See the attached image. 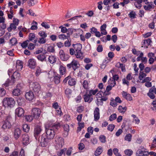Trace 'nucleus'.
Wrapping results in <instances>:
<instances>
[{"label":"nucleus","instance_id":"obj_34","mask_svg":"<svg viewBox=\"0 0 156 156\" xmlns=\"http://www.w3.org/2000/svg\"><path fill=\"white\" fill-rule=\"evenodd\" d=\"M20 90L18 88L15 89L12 91L13 95L16 96H17L20 94Z\"/></svg>","mask_w":156,"mask_h":156},{"label":"nucleus","instance_id":"obj_18","mask_svg":"<svg viewBox=\"0 0 156 156\" xmlns=\"http://www.w3.org/2000/svg\"><path fill=\"white\" fill-rule=\"evenodd\" d=\"M29 143V137L27 134H24L22 136V143L26 145Z\"/></svg>","mask_w":156,"mask_h":156},{"label":"nucleus","instance_id":"obj_41","mask_svg":"<svg viewBox=\"0 0 156 156\" xmlns=\"http://www.w3.org/2000/svg\"><path fill=\"white\" fill-rule=\"evenodd\" d=\"M32 24H34L31 26L30 29L33 30L37 29V23L34 21H33Z\"/></svg>","mask_w":156,"mask_h":156},{"label":"nucleus","instance_id":"obj_5","mask_svg":"<svg viewBox=\"0 0 156 156\" xmlns=\"http://www.w3.org/2000/svg\"><path fill=\"white\" fill-rule=\"evenodd\" d=\"M55 143L56 149H60L64 145V139L62 137L58 136L55 138Z\"/></svg>","mask_w":156,"mask_h":156},{"label":"nucleus","instance_id":"obj_10","mask_svg":"<svg viewBox=\"0 0 156 156\" xmlns=\"http://www.w3.org/2000/svg\"><path fill=\"white\" fill-rule=\"evenodd\" d=\"M42 130V128L41 126L37 125L35 126L34 130V136L36 138L40 134Z\"/></svg>","mask_w":156,"mask_h":156},{"label":"nucleus","instance_id":"obj_15","mask_svg":"<svg viewBox=\"0 0 156 156\" xmlns=\"http://www.w3.org/2000/svg\"><path fill=\"white\" fill-rule=\"evenodd\" d=\"M21 130L18 128H16L14 131L13 134L15 139L16 140L18 139L21 133Z\"/></svg>","mask_w":156,"mask_h":156},{"label":"nucleus","instance_id":"obj_11","mask_svg":"<svg viewBox=\"0 0 156 156\" xmlns=\"http://www.w3.org/2000/svg\"><path fill=\"white\" fill-rule=\"evenodd\" d=\"M37 65V62L35 59L33 58L30 59L28 62V66L29 68L34 69L35 68Z\"/></svg>","mask_w":156,"mask_h":156},{"label":"nucleus","instance_id":"obj_62","mask_svg":"<svg viewBox=\"0 0 156 156\" xmlns=\"http://www.w3.org/2000/svg\"><path fill=\"white\" fill-rule=\"evenodd\" d=\"M47 50L48 51L50 52H54L55 51L54 47L52 45H50L48 46Z\"/></svg>","mask_w":156,"mask_h":156},{"label":"nucleus","instance_id":"obj_33","mask_svg":"<svg viewBox=\"0 0 156 156\" xmlns=\"http://www.w3.org/2000/svg\"><path fill=\"white\" fill-rule=\"evenodd\" d=\"M118 110L119 112L124 113L126 110V107H123L122 106L120 105L119 106Z\"/></svg>","mask_w":156,"mask_h":156},{"label":"nucleus","instance_id":"obj_1","mask_svg":"<svg viewBox=\"0 0 156 156\" xmlns=\"http://www.w3.org/2000/svg\"><path fill=\"white\" fill-rule=\"evenodd\" d=\"M60 127L59 124H53L50 125L48 128H45L46 136L48 139H52L53 138L55 134V132Z\"/></svg>","mask_w":156,"mask_h":156},{"label":"nucleus","instance_id":"obj_14","mask_svg":"<svg viewBox=\"0 0 156 156\" xmlns=\"http://www.w3.org/2000/svg\"><path fill=\"white\" fill-rule=\"evenodd\" d=\"M24 111L22 108L19 107L17 108L15 110V114L18 117H21L24 115Z\"/></svg>","mask_w":156,"mask_h":156},{"label":"nucleus","instance_id":"obj_20","mask_svg":"<svg viewBox=\"0 0 156 156\" xmlns=\"http://www.w3.org/2000/svg\"><path fill=\"white\" fill-rule=\"evenodd\" d=\"M59 71L60 75H64L65 74L66 72V67L60 64Z\"/></svg>","mask_w":156,"mask_h":156},{"label":"nucleus","instance_id":"obj_57","mask_svg":"<svg viewBox=\"0 0 156 156\" xmlns=\"http://www.w3.org/2000/svg\"><path fill=\"white\" fill-rule=\"evenodd\" d=\"M79 31L81 33L80 34V38L81 40L83 41H84L85 40V37L84 35L82 34L83 31L81 29H79Z\"/></svg>","mask_w":156,"mask_h":156},{"label":"nucleus","instance_id":"obj_59","mask_svg":"<svg viewBox=\"0 0 156 156\" xmlns=\"http://www.w3.org/2000/svg\"><path fill=\"white\" fill-rule=\"evenodd\" d=\"M149 5H144V8L146 10H150L152 8V4L151 5L148 4Z\"/></svg>","mask_w":156,"mask_h":156},{"label":"nucleus","instance_id":"obj_44","mask_svg":"<svg viewBox=\"0 0 156 156\" xmlns=\"http://www.w3.org/2000/svg\"><path fill=\"white\" fill-rule=\"evenodd\" d=\"M129 17L131 19H134L136 17V16L135 12L132 11L129 14Z\"/></svg>","mask_w":156,"mask_h":156},{"label":"nucleus","instance_id":"obj_37","mask_svg":"<svg viewBox=\"0 0 156 156\" xmlns=\"http://www.w3.org/2000/svg\"><path fill=\"white\" fill-rule=\"evenodd\" d=\"M67 149L66 148H64L63 149H61L59 151L57 152V154L58 156H62L63 154H65V152L66 151Z\"/></svg>","mask_w":156,"mask_h":156},{"label":"nucleus","instance_id":"obj_51","mask_svg":"<svg viewBox=\"0 0 156 156\" xmlns=\"http://www.w3.org/2000/svg\"><path fill=\"white\" fill-rule=\"evenodd\" d=\"M29 42V41L28 40L24 41L21 44V46L22 48H26Z\"/></svg>","mask_w":156,"mask_h":156},{"label":"nucleus","instance_id":"obj_27","mask_svg":"<svg viewBox=\"0 0 156 156\" xmlns=\"http://www.w3.org/2000/svg\"><path fill=\"white\" fill-rule=\"evenodd\" d=\"M16 67L17 70H21L23 67V63L22 61L20 60H17L16 62Z\"/></svg>","mask_w":156,"mask_h":156},{"label":"nucleus","instance_id":"obj_7","mask_svg":"<svg viewBox=\"0 0 156 156\" xmlns=\"http://www.w3.org/2000/svg\"><path fill=\"white\" fill-rule=\"evenodd\" d=\"M79 64L78 62L75 59H73L72 62L69 64L67 65V66L69 69L72 68L73 70L75 71L78 67Z\"/></svg>","mask_w":156,"mask_h":156},{"label":"nucleus","instance_id":"obj_13","mask_svg":"<svg viewBox=\"0 0 156 156\" xmlns=\"http://www.w3.org/2000/svg\"><path fill=\"white\" fill-rule=\"evenodd\" d=\"M25 96L27 100L31 101L34 98V95L33 92L30 90L26 93L25 94Z\"/></svg>","mask_w":156,"mask_h":156},{"label":"nucleus","instance_id":"obj_55","mask_svg":"<svg viewBox=\"0 0 156 156\" xmlns=\"http://www.w3.org/2000/svg\"><path fill=\"white\" fill-rule=\"evenodd\" d=\"M63 129L64 131L67 132V135L68 134V132L69 130V127L68 125L66 124L63 126Z\"/></svg>","mask_w":156,"mask_h":156},{"label":"nucleus","instance_id":"obj_24","mask_svg":"<svg viewBox=\"0 0 156 156\" xmlns=\"http://www.w3.org/2000/svg\"><path fill=\"white\" fill-rule=\"evenodd\" d=\"M41 146L44 147L46 146L47 144L48 140L49 139H48L47 137H46V138H45L42 136H41Z\"/></svg>","mask_w":156,"mask_h":156},{"label":"nucleus","instance_id":"obj_40","mask_svg":"<svg viewBox=\"0 0 156 156\" xmlns=\"http://www.w3.org/2000/svg\"><path fill=\"white\" fill-rule=\"evenodd\" d=\"M110 105L113 107H115L117 105V104L113 98H112L111 100V102L110 103Z\"/></svg>","mask_w":156,"mask_h":156},{"label":"nucleus","instance_id":"obj_53","mask_svg":"<svg viewBox=\"0 0 156 156\" xmlns=\"http://www.w3.org/2000/svg\"><path fill=\"white\" fill-rule=\"evenodd\" d=\"M115 126L114 124H109L108 126L107 129L108 130L112 132L114 129Z\"/></svg>","mask_w":156,"mask_h":156},{"label":"nucleus","instance_id":"obj_9","mask_svg":"<svg viewBox=\"0 0 156 156\" xmlns=\"http://www.w3.org/2000/svg\"><path fill=\"white\" fill-rule=\"evenodd\" d=\"M41 113V110L38 108H34L32 110V115L36 119H38Z\"/></svg>","mask_w":156,"mask_h":156},{"label":"nucleus","instance_id":"obj_35","mask_svg":"<svg viewBox=\"0 0 156 156\" xmlns=\"http://www.w3.org/2000/svg\"><path fill=\"white\" fill-rule=\"evenodd\" d=\"M151 90H152L151 89H150L149 92L147 93V95L151 99H153L155 98V96L153 93V91H152Z\"/></svg>","mask_w":156,"mask_h":156},{"label":"nucleus","instance_id":"obj_64","mask_svg":"<svg viewBox=\"0 0 156 156\" xmlns=\"http://www.w3.org/2000/svg\"><path fill=\"white\" fill-rule=\"evenodd\" d=\"M35 37V34L33 33H30L29 35V39L30 41L33 40Z\"/></svg>","mask_w":156,"mask_h":156},{"label":"nucleus","instance_id":"obj_36","mask_svg":"<svg viewBox=\"0 0 156 156\" xmlns=\"http://www.w3.org/2000/svg\"><path fill=\"white\" fill-rule=\"evenodd\" d=\"M78 127L77 128V131H80L81 130V129L83 128L84 126V122H80L78 123Z\"/></svg>","mask_w":156,"mask_h":156},{"label":"nucleus","instance_id":"obj_54","mask_svg":"<svg viewBox=\"0 0 156 156\" xmlns=\"http://www.w3.org/2000/svg\"><path fill=\"white\" fill-rule=\"evenodd\" d=\"M125 153L128 156H131L133 153V151L131 150L127 149L125 151Z\"/></svg>","mask_w":156,"mask_h":156},{"label":"nucleus","instance_id":"obj_6","mask_svg":"<svg viewBox=\"0 0 156 156\" xmlns=\"http://www.w3.org/2000/svg\"><path fill=\"white\" fill-rule=\"evenodd\" d=\"M3 104L5 105L12 107L14 105L15 101L12 98H6L4 99Z\"/></svg>","mask_w":156,"mask_h":156},{"label":"nucleus","instance_id":"obj_61","mask_svg":"<svg viewBox=\"0 0 156 156\" xmlns=\"http://www.w3.org/2000/svg\"><path fill=\"white\" fill-rule=\"evenodd\" d=\"M96 104L98 105H102L103 104V102L101 98H97Z\"/></svg>","mask_w":156,"mask_h":156},{"label":"nucleus","instance_id":"obj_48","mask_svg":"<svg viewBox=\"0 0 156 156\" xmlns=\"http://www.w3.org/2000/svg\"><path fill=\"white\" fill-rule=\"evenodd\" d=\"M10 43L12 45H14L17 43V41L16 38H12L10 40Z\"/></svg>","mask_w":156,"mask_h":156},{"label":"nucleus","instance_id":"obj_46","mask_svg":"<svg viewBox=\"0 0 156 156\" xmlns=\"http://www.w3.org/2000/svg\"><path fill=\"white\" fill-rule=\"evenodd\" d=\"M147 76L146 74L145 73H144L143 72H140L139 74V78L140 80H142L144 78Z\"/></svg>","mask_w":156,"mask_h":156},{"label":"nucleus","instance_id":"obj_22","mask_svg":"<svg viewBox=\"0 0 156 156\" xmlns=\"http://www.w3.org/2000/svg\"><path fill=\"white\" fill-rule=\"evenodd\" d=\"M94 120L97 121L100 118L99 109L98 108H95L94 111Z\"/></svg>","mask_w":156,"mask_h":156},{"label":"nucleus","instance_id":"obj_38","mask_svg":"<svg viewBox=\"0 0 156 156\" xmlns=\"http://www.w3.org/2000/svg\"><path fill=\"white\" fill-rule=\"evenodd\" d=\"M140 2V0L136 1V2L134 3V5L136 7L139 9H140L142 7V5L141 3H142L141 2Z\"/></svg>","mask_w":156,"mask_h":156},{"label":"nucleus","instance_id":"obj_32","mask_svg":"<svg viewBox=\"0 0 156 156\" xmlns=\"http://www.w3.org/2000/svg\"><path fill=\"white\" fill-rule=\"evenodd\" d=\"M76 83V81L75 79L70 78L68 81V84L70 86H74Z\"/></svg>","mask_w":156,"mask_h":156},{"label":"nucleus","instance_id":"obj_56","mask_svg":"<svg viewBox=\"0 0 156 156\" xmlns=\"http://www.w3.org/2000/svg\"><path fill=\"white\" fill-rule=\"evenodd\" d=\"M46 41V39L44 37H40L39 38L38 42L40 44H44Z\"/></svg>","mask_w":156,"mask_h":156},{"label":"nucleus","instance_id":"obj_25","mask_svg":"<svg viewBox=\"0 0 156 156\" xmlns=\"http://www.w3.org/2000/svg\"><path fill=\"white\" fill-rule=\"evenodd\" d=\"M76 52H79L81 51L82 48V44H76L72 45Z\"/></svg>","mask_w":156,"mask_h":156},{"label":"nucleus","instance_id":"obj_39","mask_svg":"<svg viewBox=\"0 0 156 156\" xmlns=\"http://www.w3.org/2000/svg\"><path fill=\"white\" fill-rule=\"evenodd\" d=\"M23 130L26 132H28L30 129V126L27 124H24L23 126Z\"/></svg>","mask_w":156,"mask_h":156},{"label":"nucleus","instance_id":"obj_47","mask_svg":"<svg viewBox=\"0 0 156 156\" xmlns=\"http://www.w3.org/2000/svg\"><path fill=\"white\" fill-rule=\"evenodd\" d=\"M99 139L102 143H104L106 142V137L104 135H100L99 137Z\"/></svg>","mask_w":156,"mask_h":156},{"label":"nucleus","instance_id":"obj_21","mask_svg":"<svg viewBox=\"0 0 156 156\" xmlns=\"http://www.w3.org/2000/svg\"><path fill=\"white\" fill-rule=\"evenodd\" d=\"M57 60V57L55 55H50L48 58V61L51 64H54L55 63Z\"/></svg>","mask_w":156,"mask_h":156},{"label":"nucleus","instance_id":"obj_4","mask_svg":"<svg viewBox=\"0 0 156 156\" xmlns=\"http://www.w3.org/2000/svg\"><path fill=\"white\" fill-rule=\"evenodd\" d=\"M12 118L10 116H7L5 119L2 122V129H10L12 126L10 122Z\"/></svg>","mask_w":156,"mask_h":156},{"label":"nucleus","instance_id":"obj_52","mask_svg":"<svg viewBox=\"0 0 156 156\" xmlns=\"http://www.w3.org/2000/svg\"><path fill=\"white\" fill-rule=\"evenodd\" d=\"M33 116L31 115H26L25 116V119L27 121L31 122L33 119Z\"/></svg>","mask_w":156,"mask_h":156},{"label":"nucleus","instance_id":"obj_42","mask_svg":"<svg viewBox=\"0 0 156 156\" xmlns=\"http://www.w3.org/2000/svg\"><path fill=\"white\" fill-rule=\"evenodd\" d=\"M37 0H31L27 2L28 5L30 6L34 5L37 3Z\"/></svg>","mask_w":156,"mask_h":156},{"label":"nucleus","instance_id":"obj_58","mask_svg":"<svg viewBox=\"0 0 156 156\" xmlns=\"http://www.w3.org/2000/svg\"><path fill=\"white\" fill-rule=\"evenodd\" d=\"M118 149L117 148H114L113 149V152L116 156H121V154L118 152Z\"/></svg>","mask_w":156,"mask_h":156},{"label":"nucleus","instance_id":"obj_31","mask_svg":"<svg viewBox=\"0 0 156 156\" xmlns=\"http://www.w3.org/2000/svg\"><path fill=\"white\" fill-rule=\"evenodd\" d=\"M108 83L109 85L113 87L116 84L115 81L114 80H112V79L110 78L108 81Z\"/></svg>","mask_w":156,"mask_h":156},{"label":"nucleus","instance_id":"obj_17","mask_svg":"<svg viewBox=\"0 0 156 156\" xmlns=\"http://www.w3.org/2000/svg\"><path fill=\"white\" fill-rule=\"evenodd\" d=\"M84 99L85 102L89 103H90L93 99L92 97L87 92L84 95Z\"/></svg>","mask_w":156,"mask_h":156},{"label":"nucleus","instance_id":"obj_2","mask_svg":"<svg viewBox=\"0 0 156 156\" xmlns=\"http://www.w3.org/2000/svg\"><path fill=\"white\" fill-rule=\"evenodd\" d=\"M20 77V73L18 72L15 71L13 74L11 79H8L3 84L5 87L12 85L14 83L15 79L18 80Z\"/></svg>","mask_w":156,"mask_h":156},{"label":"nucleus","instance_id":"obj_23","mask_svg":"<svg viewBox=\"0 0 156 156\" xmlns=\"http://www.w3.org/2000/svg\"><path fill=\"white\" fill-rule=\"evenodd\" d=\"M107 27V25L106 24H104L100 27V31L102 35H106L107 34V32L106 29Z\"/></svg>","mask_w":156,"mask_h":156},{"label":"nucleus","instance_id":"obj_12","mask_svg":"<svg viewBox=\"0 0 156 156\" xmlns=\"http://www.w3.org/2000/svg\"><path fill=\"white\" fill-rule=\"evenodd\" d=\"M146 149L144 148L139 149L136 154V156H147L148 154L146 153Z\"/></svg>","mask_w":156,"mask_h":156},{"label":"nucleus","instance_id":"obj_3","mask_svg":"<svg viewBox=\"0 0 156 156\" xmlns=\"http://www.w3.org/2000/svg\"><path fill=\"white\" fill-rule=\"evenodd\" d=\"M29 87L31 90L37 93L41 91V87L38 83L31 82H29Z\"/></svg>","mask_w":156,"mask_h":156},{"label":"nucleus","instance_id":"obj_50","mask_svg":"<svg viewBox=\"0 0 156 156\" xmlns=\"http://www.w3.org/2000/svg\"><path fill=\"white\" fill-rule=\"evenodd\" d=\"M116 114L115 113H114L111 115L109 117V120L112 121L116 118Z\"/></svg>","mask_w":156,"mask_h":156},{"label":"nucleus","instance_id":"obj_63","mask_svg":"<svg viewBox=\"0 0 156 156\" xmlns=\"http://www.w3.org/2000/svg\"><path fill=\"white\" fill-rule=\"evenodd\" d=\"M38 34L42 37L46 38L47 37V34L44 31H40L38 33Z\"/></svg>","mask_w":156,"mask_h":156},{"label":"nucleus","instance_id":"obj_45","mask_svg":"<svg viewBox=\"0 0 156 156\" xmlns=\"http://www.w3.org/2000/svg\"><path fill=\"white\" fill-rule=\"evenodd\" d=\"M55 82V84H58L60 83V75H58L55 76L54 78Z\"/></svg>","mask_w":156,"mask_h":156},{"label":"nucleus","instance_id":"obj_30","mask_svg":"<svg viewBox=\"0 0 156 156\" xmlns=\"http://www.w3.org/2000/svg\"><path fill=\"white\" fill-rule=\"evenodd\" d=\"M58 37L60 39L64 40L66 39H68V38L69 37V36L68 34H67V35H66L64 34H61L59 35Z\"/></svg>","mask_w":156,"mask_h":156},{"label":"nucleus","instance_id":"obj_60","mask_svg":"<svg viewBox=\"0 0 156 156\" xmlns=\"http://www.w3.org/2000/svg\"><path fill=\"white\" fill-rule=\"evenodd\" d=\"M6 92L3 88H0V97H2L5 95Z\"/></svg>","mask_w":156,"mask_h":156},{"label":"nucleus","instance_id":"obj_8","mask_svg":"<svg viewBox=\"0 0 156 156\" xmlns=\"http://www.w3.org/2000/svg\"><path fill=\"white\" fill-rule=\"evenodd\" d=\"M59 54V58L62 61H67L69 58V55L68 54H65L63 50L62 49L60 50Z\"/></svg>","mask_w":156,"mask_h":156},{"label":"nucleus","instance_id":"obj_49","mask_svg":"<svg viewBox=\"0 0 156 156\" xmlns=\"http://www.w3.org/2000/svg\"><path fill=\"white\" fill-rule=\"evenodd\" d=\"M132 135L130 133L126 134L125 137V140H126L130 141L131 140Z\"/></svg>","mask_w":156,"mask_h":156},{"label":"nucleus","instance_id":"obj_16","mask_svg":"<svg viewBox=\"0 0 156 156\" xmlns=\"http://www.w3.org/2000/svg\"><path fill=\"white\" fill-rule=\"evenodd\" d=\"M122 97L126 100L129 101L133 100V98L131 95L129 94H128L126 92L123 91L122 92Z\"/></svg>","mask_w":156,"mask_h":156},{"label":"nucleus","instance_id":"obj_19","mask_svg":"<svg viewBox=\"0 0 156 156\" xmlns=\"http://www.w3.org/2000/svg\"><path fill=\"white\" fill-rule=\"evenodd\" d=\"M151 40L150 39L144 40L141 43L142 47L147 48L148 46L150 44Z\"/></svg>","mask_w":156,"mask_h":156},{"label":"nucleus","instance_id":"obj_26","mask_svg":"<svg viewBox=\"0 0 156 156\" xmlns=\"http://www.w3.org/2000/svg\"><path fill=\"white\" fill-rule=\"evenodd\" d=\"M36 57L39 60L42 62L46 61V56L44 54L39 55L36 56Z\"/></svg>","mask_w":156,"mask_h":156},{"label":"nucleus","instance_id":"obj_43","mask_svg":"<svg viewBox=\"0 0 156 156\" xmlns=\"http://www.w3.org/2000/svg\"><path fill=\"white\" fill-rule=\"evenodd\" d=\"M98 92V89H96L95 90H91L88 91V93L91 96L92 95H94Z\"/></svg>","mask_w":156,"mask_h":156},{"label":"nucleus","instance_id":"obj_28","mask_svg":"<svg viewBox=\"0 0 156 156\" xmlns=\"http://www.w3.org/2000/svg\"><path fill=\"white\" fill-rule=\"evenodd\" d=\"M103 148L101 146L98 147L94 152V155L95 156H98L100 155L103 151Z\"/></svg>","mask_w":156,"mask_h":156},{"label":"nucleus","instance_id":"obj_29","mask_svg":"<svg viewBox=\"0 0 156 156\" xmlns=\"http://www.w3.org/2000/svg\"><path fill=\"white\" fill-rule=\"evenodd\" d=\"M75 55L77 58L80 59H82L83 58V54L81 51L79 52H76Z\"/></svg>","mask_w":156,"mask_h":156}]
</instances>
